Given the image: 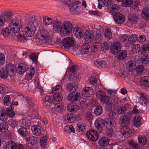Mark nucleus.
I'll return each mask as SVG.
<instances>
[{
  "label": "nucleus",
  "instance_id": "obj_1",
  "mask_svg": "<svg viewBox=\"0 0 149 149\" xmlns=\"http://www.w3.org/2000/svg\"><path fill=\"white\" fill-rule=\"evenodd\" d=\"M55 95L54 96H46L44 98L42 99L44 107L49 108L51 106V104L59 103L62 101V96L60 94Z\"/></svg>",
  "mask_w": 149,
  "mask_h": 149
},
{
  "label": "nucleus",
  "instance_id": "obj_2",
  "mask_svg": "<svg viewBox=\"0 0 149 149\" xmlns=\"http://www.w3.org/2000/svg\"><path fill=\"white\" fill-rule=\"evenodd\" d=\"M28 23L25 29V34L28 37H31L34 35L36 30L35 27L33 25L36 21L35 17L33 16L29 17Z\"/></svg>",
  "mask_w": 149,
  "mask_h": 149
},
{
  "label": "nucleus",
  "instance_id": "obj_3",
  "mask_svg": "<svg viewBox=\"0 0 149 149\" xmlns=\"http://www.w3.org/2000/svg\"><path fill=\"white\" fill-rule=\"evenodd\" d=\"M72 24L69 21L64 22L61 26L60 34L63 36L69 35L72 31Z\"/></svg>",
  "mask_w": 149,
  "mask_h": 149
},
{
  "label": "nucleus",
  "instance_id": "obj_4",
  "mask_svg": "<svg viewBox=\"0 0 149 149\" xmlns=\"http://www.w3.org/2000/svg\"><path fill=\"white\" fill-rule=\"evenodd\" d=\"M96 96L102 104H108L110 100V97L107 95L106 92L103 90H99L96 92Z\"/></svg>",
  "mask_w": 149,
  "mask_h": 149
},
{
  "label": "nucleus",
  "instance_id": "obj_5",
  "mask_svg": "<svg viewBox=\"0 0 149 149\" xmlns=\"http://www.w3.org/2000/svg\"><path fill=\"white\" fill-rule=\"evenodd\" d=\"M80 3L78 1H75L68 5L70 13L72 15H77L81 12L82 8L78 5Z\"/></svg>",
  "mask_w": 149,
  "mask_h": 149
},
{
  "label": "nucleus",
  "instance_id": "obj_6",
  "mask_svg": "<svg viewBox=\"0 0 149 149\" xmlns=\"http://www.w3.org/2000/svg\"><path fill=\"white\" fill-rule=\"evenodd\" d=\"M15 20V19H13L9 24L10 31H12L14 33H19L20 29L18 22Z\"/></svg>",
  "mask_w": 149,
  "mask_h": 149
},
{
  "label": "nucleus",
  "instance_id": "obj_7",
  "mask_svg": "<svg viewBox=\"0 0 149 149\" xmlns=\"http://www.w3.org/2000/svg\"><path fill=\"white\" fill-rule=\"evenodd\" d=\"M120 131L123 136L128 137H130L132 134V132L128 126H121Z\"/></svg>",
  "mask_w": 149,
  "mask_h": 149
},
{
  "label": "nucleus",
  "instance_id": "obj_8",
  "mask_svg": "<svg viewBox=\"0 0 149 149\" xmlns=\"http://www.w3.org/2000/svg\"><path fill=\"white\" fill-rule=\"evenodd\" d=\"M95 130H92L87 131L86 133L87 138L90 140L93 141H96L98 139V136Z\"/></svg>",
  "mask_w": 149,
  "mask_h": 149
},
{
  "label": "nucleus",
  "instance_id": "obj_9",
  "mask_svg": "<svg viewBox=\"0 0 149 149\" xmlns=\"http://www.w3.org/2000/svg\"><path fill=\"white\" fill-rule=\"evenodd\" d=\"M80 98V93L77 92H72L68 95V100L72 102L77 101Z\"/></svg>",
  "mask_w": 149,
  "mask_h": 149
},
{
  "label": "nucleus",
  "instance_id": "obj_10",
  "mask_svg": "<svg viewBox=\"0 0 149 149\" xmlns=\"http://www.w3.org/2000/svg\"><path fill=\"white\" fill-rule=\"evenodd\" d=\"M111 100L110 102L109 101L107 106L108 108L109 109L112 111L116 108L118 107L119 104L117 100V97L116 98H111Z\"/></svg>",
  "mask_w": 149,
  "mask_h": 149
},
{
  "label": "nucleus",
  "instance_id": "obj_11",
  "mask_svg": "<svg viewBox=\"0 0 149 149\" xmlns=\"http://www.w3.org/2000/svg\"><path fill=\"white\" fill-rule=\"evenodd\" d=\"M85 40L88 42L90 43L93 42V40L94 35L93 31L91 30H87L84 33Z\"/></svg>",
  "mask_w": 149,
  "mask_h": 149
},
{
  "label": "nucleus",
  "instance_id": "obj_12",
  "mask_svg": "<svg viewBox=\"0 0 149 149\" xmlns=\"http://www.w3.org/2000/svg\"><path fill=\"white\" fill-rule=\"evenodd\" d=\"M139 99L141 104L142 105L145 106L149 103V96L145 93H140Z\"/></svg>",
  "mask_w": 149,
  "mask_h": 149
},
{
  "label": "nucleus",
  "instance_id": "obj_13",
  "mask_svg": "<svg viewBox=\"0 0 149 149\" xmlns=\"http://www.w3.org/2000/svg\"><path fill=\"white\" fill-rule=\"evenodd\" d=\"M73 33L75 36L78 38L83 37L85 33L82 28L78 27L74 28Z\"/></svg>",
  "mask_w": 149,
  "mask_h": 149
},
{
  "label": "nucleus",
  "instance_id": "obj_14",
  "mask_svg": "<svg viewBox=\"0 0 149 149\" xmlns=\"http://www.w3.org/2000/svg\"><path fill=\"white\" fill-rule=\"evenodd\" d=\"M74 42V41L71 37H68L63 39V44L64 47L67 49L72 46Z\"/></svg>",
  "mask_w": 149,
  "mask_h": 149
},
{
  "label": "nucleus",
  "instance_id": "obj_15",
  "mask_svg": "<svg viewBox=\"0 0 149 149\" xmlns=\"http://www.w3.org/2000/svg\"><path fill=\"white\" fill-rule=\"evenodd\" d=\"M93 93V89L90 87H85L82 91V95L86 97H88Z\"/></svg>",
  "mask_w": 149,
  "mask_h": 149
},
{
  "label": "nucleus",
  "instance_id": "obj_16",
  "mask_svg": "<svg viewBox=\"0 0 149 149\" xmlns=\"http://www.w3.org/2000/svg\"><path fill=\"white\" fill-rule=\"evenodd\" d=\"M106 121L101 118H98L97 119L95 123V126L100 131L103 130V127H105V124Z\"/></svg>",
  "mask_w": 149,
  "mask_h": 149
},
{
  "label": "nucleus",
  "instance_id": "obj_17",
  "mask_svg": "<svg viewBox=\"0 0 149 149\" xmlns=\"http://www.w3.org/2000/svg\"><path fill=\"white\" fill-rule=\"evenodd\" d=\"M113 18L115 22L117 24H121L124 21V18L121 13H118L114 15Z\"/></svg>",
  "mask_w": 149,
  "mask_h": 149
},
{
  "label": "nucleus",
  "instance_id": "obj_18",
  "mask_svg": "<svg viewBox=\"0 0 149 149\" xmlns=\"http://www.w3.org/2000/svg\"><path fill=\"white\" fill-rule=\"evenodd\" d=\"M26 64L20 63L17 67L16 71L19 74H21L26 70Z\"/></svg>",
  "mask_w": 149,
  "mask_h": 149
},
{
  "label": "nucleus",
  "instance_id": "obj_19",
  "mask_svg": "<svg viewBox=\"0 0 149 149\" xmlns=\"http://www.w3.org/2000/svg\"><path fill=\"white\" fill-rule=\"evenodd\" d=\"M128 20L131 24H134L137 23L138 17L136 14L132 13L128 15Z\"/></svg>",
  "mask_w": 149,
  "mask_h": 149
},
{
  "label": "nucleus",
  "instance_id": "obj_20",
  "mask_svg": "<svg viewBox=\"0 0 149 149\" xmlns=\"http://www.w3.org/2000/svg\"><path fill=\"white\" fill-rule=\"evenodd\" d=\"M119 123L121 126H128L130 124V120L126 116L122 117L120 118Z\"/></svg>",
  "mask_w": 149,
  "mask_h": 149
},
{
  "label": "nucleus",
  "instance_id": "obj_21",
  "mask_svg": "<svg viewBox=\"0 0 149 149\" xmlns=\"http://www.w3.org/2000/svg\"><path fill=\"white\" fill-rule=\"evenodd\" d=\"M120 44L119 42L113 43L111 47V52L114 54L117 53L118 49H120Z\"/></svg>",
  "mask_w": 149,
  "mask_h": 149
},
{
  "label": "nucleus",
  "instance_id": "obj_22",
  "mask_svg": "<svg viewBox=\"0 0 149 149\" xmlns=\"http://www.w3.org/2000/svg\"><path fill=\"white\" fill-rule=\"evenodd\" d=\"M109 139L107 137H101L98 143L101 146H105L109 144Z\"/></svg>",
  "mask_w": 149,
  "mask_h": 149
},
{
  "label": "nucleus",
  "instance_id": "obj_23",
  "mask_svg": "<svg viewBox=\"0 0 149 149\" xmlns=\"http://www.w3.org/2000/svg\"><path fill=\"white\" fill-rule=\"evenodd\" d=\"M61 22L60 21L56 20L53 23V30L54 31L58 32L60 31L61 29Z\"/></svg>",
  "mask_w": 149,
  "mask_h": 149
},
{
  "label": "nucleus",
  "instance_id": "obj_24",
  "mask_svg": "<svg viewBox=\"0 0 149 149\" xmlns=\"http://www.w3.org/2000/svg\"><path fill=\"white\" fill-rule=\"evenodd\" d=\"M116 58L119 60L123 59L127 57V52L125 51L120 50L117 53Z\"/></svg>",
  "mask_w": 149,
  "mask_h": 149
},
{
  "label": "nucleus",
  "instance_id": "obj_25",
  "mask_svg": "<svg viewBox=\"0 0 149 149\" xmlns=\"http://www.w3.org/2000/svg\"><path fill=\"white\" fill-rule=\"evenodd\" d=\"M136 68L134 62L132 61H130L128 62L127 66V70L129 71L132 72Z\"/></svg>",
  "mask_w": 149,
  "mask_h": 149
},
{
  "label": "nucleus",
  "instance_id": "obj_26",
  "mask_svg": "<svg viewBox=\"0 0 149 149\" xmlns=\"http://www.w3.org/2000/svg\"><path fill=\"white\" fill-rule=\"evenodd\" d=\"M9 73L6 69V68L3 67L0 70V77L2 79H6Z\"/></svg>",
  "mask_w": 149,
  "mask_h": 149
},
{
  "label": "nucleus",
  "instance_id": "obj_27",
  "mask_svg": "<svg viewBox=\"0 0 149 149\" xmlns=\"http://www.w3.org/2000/svg\"><path fill=\"white\" fill-rule=\"evenodd\" d=\"M32 131L33 134L37 136H39L41 132V130L40 127L38 125H34L32 127Z\"/></svg>",
  "mask_w": 149,
  "mask_h": 149
},
{
  "label": "nucleus",
  "instance_id": "obj_28",
  "mask_svg": "<svg viewBox=\"0 0 149 149\" xmlns=\"http://www.w3.org/2000/svg\"><path fill=\"white\" fill-rule=\"evenodd\" d=\"M17 132L19 134L24 137L27 136L28 132L27 129L24 127H21L17 130Z\"/></svg>",
  "mask_w": 149,
  "mask_h": 149
},
{
  "label": "nucleus",
  "instance_id": "obj_29",
  "mask_svg": "<svg viewBox=\"0 0 149 149\" xmlns=\"http://www.w3.org/2000/svg\"><path fill=\"white\" fill-rule=\"evenodd\" d=\"M141 15L144 19L148 20L149 19V8L147 7L143 8L142 12Z\"/></svg>",
  "mask_w": 149,
  "mask_h": 149
},
{
  "label": "nucleus",
  "instance_id": "obj_30",
  "mask_svg": "<svg viewBox=\"0 0 149 149\" xmlns=\"http://www.w3.org/2000/svg\"><path fill=\"white\" fill-rule=\"evenodd\" d=\"M67 109L70 111L75 112L78 109V107L76 104H70L67 105Z\"/></svg>",
  "mask_w": 149,
  "mask_h": 149
},
{
  "label": "nucleus",
  "instance_id": "obj_31",
  "mask_svg": "<svg viewBox=\"0 0 149 149\" xmlns=\"http://www.w3.org/2000/svg\"><path fill=\"white\" fill-rule=\"evenodd\" d=\"M141 84L144 86H149V77L147 76L143 77L140 80Z\"/></svg>",
  "mask_w": 149,
  "mask_h": 149
},
{
  "label": "nucleus",
  "instance_id": "obj_32",
  "mask_svg": "<svg viewBox=\"0 0 149 149\" xmlns=\"http://www.w3.org/2000/svg\"><path fill=\"white\" fill-rule=\"evenodd\" d=\"M127 143L132 149H138L139 148L138 144L132 139L129 140Z\"/></svg>",
  "mask_w": 149,
  "mask_h": 149
},
{
  "label": "nucleus",
  "instance_id": "obj_33",
  "mask_svg": "<svg viewBox=\"0 0 149 149\" xmlns=\"http://www.w3.org/2000/svg\"><path fill=\"white\" fill-rule=\"evenodd\" d=\"M93 63L98 67L104 68L105 66V62L101 60H97L94 61Z\"/></svg>",
  "mask_w": 149,
  "mask_h": 149
},
{
  "label": "nucleus",
  "instance_id": "obj_34",
  "mask_svg": "<svg viewBox=\"0 0 149 149\" xmlns=\"http://www.w3.org/2000/svg\"><path fill=\"white\" fill-rule=\"evenodd\" d=\"M129 107L128 104H125L122 107H119L118 109V112L119 114H122L125 113Z\"/></svg>",
  "mask_w": 149,
  "mask_h": 149
},
{
  "label": "nucleus",
  "instance_id": "obj_35",
  "mask_svg": "<svg viewBox=\"0 0 149 149\" xmlns=\"http://www.w3.org/2000/svg\"><path fill=\"white\" fill-rule=\"evenodd\" d=\"M138 141L139 143H142L143 145H146L147 140L146 137L143 135H140L138 136Z\"/></svg>",
  "mask_w": 149,
  "mask_h": 149
},
{
  "label": "nucleus",
  "instance_id": "obj_36",
  "mask_svg": "<svg viewBox=\"0 0 149 149\" xmlns=\"http://www.w3.org/2000/svg\"><path fill=\"white\" fill-rule=\"evenodd\" d=\"M62 88L61 85H58L56 86L52 90V92L54 94H60Z\"/></svg>",
  "mask_w": 149,
  "mask_h": 149
},
{
  "label": "nucleus",
  "instance_id": "obj_37",
  "mask_svg": "<svg viewBox=\"0 0 149 149\" xmlns=\"http://www.w3.org/2000/svg\"><path fill=\"white\" fill-rule=\"evenodd\" d=\"M6 149H17V144L12 141L8 142L6 146Z\"/></svg>",
  "mask_w": 149,
  "mask_h": 149
},
{
  "label": "nucleus",
  "instance_id": "obj_38",
  "mask_svg": "<svg viewBox=\"0 0 149 149\" xmlns=\"http://www.w3.org/2000/svg\"><path fill=\"white\" fill-rule=\"evenodd\" d=\"M15 68L13 64L12 63H9L8 64L6 69L7 72L9 73H10L11 75L13 74Z\"/></svg>",
  "mask_w": 149,
  "mask_h": 149
},
{
  "label": "nucleus",
  "instance_id": "obj_39",
  "mask_svg": "<svg viewBox=\"0 0 149 149\" xmlns=\"http://www.w3.org/2000/svg\"><path fill=\"white\" fill-rule=\"evenodd\" d=\"M115 126V123L113 120H111L110 121L109 120L107 121H106V124H105V127L107 128H113Z\"/></svg>",
  "mask_w": 149,
  "mask_h": 149
},
{
  "label": "nucleus",
  "instance_id": "obj_40",
  "mask_svg": "<svg viewBox=\"0 0 149 149\" xmlns=\"http://www.w3.org/2000/svg\"><path fill=\"white\" fill-rule=\"evenodd\" d=\"M10 108H7L6 113L7 116H9L10 117H13L15 115L14 112L13 111V106H10Z\"/></svg>",
  "mask_w": 149,
  "mask_h": 149
},
{
  "label": "nucleus",
  "instance_id": "obj_41",
  "mask_svg": "<svg viewBox=\"0 0 149 149\" xmlns=\"http://www.w3.org/2000/svg\"><path fill=\"white\" fill-rule=\"evenodd\" d=\"M8 124L5 122H2L0 124V131L3 132H6L8 130Z\"/></svg>",
  "mask_w": 149,
  "mask_h": 149
},
{
  "label": "nucleus",
  "instance_id": "obj_42",
  "mask_svg": "<svg viewBox=\"0 0 149 149\" xmlns=\"http://www.w3.org/2000/svg\"><path fill=\"white\" fill-rule=\"evenodd\" d=\"M28 104V110L30 112V113L32 112L33 113V112H36L37 111V107L32 102Z\"/></svg>",
  "mask_w": 149,
  "mask_h": 149
},
{
  "label": "nucleus",
  "instance_id": "obj_43",
  "mask_svg": "<svg viewBox=\"0 0 149 149\" xmlns=\"http://www.w3.org/2000/svg\"><path fill=\"white\" fill-rule=\"evenodd\" d=\"M67 88L68 90L70 91L74 92L77 89V86L75 84L69 83L67 84Z\"/></svg>",
  "mask_w": 149,
  "mask_h": 149
},
{
  "label": "nucleus",
  "instance_id": "obj_44",
  "mask_svg": "<svg viewBox=\"0 0 149 149\" xmlns=\"http://www.w3.org/2000/svg\"><path fill=\"white\" fill-rule=\"evenodd\" d=\"M102 112V107L99 105L97 106L94 109V113L97 116L100 115Z\"/></svg>",
  "mask_w": 149,
  "mask_h": 149
},
{
  "label": "nucleus",
  "instance_id": "obj_45",
  "mask_svg": "<svg viewBox=\"0 0 149 149\" xmlns=\"http://www.w3.org/2000/svg\"><path fill=\"white\" fill-rule=\"evenodd\" d=\"M141 62L143 64H146L149 62V56L144 54L142 56L140 59Z\"/></svg>",
  "mask_w": 149,
  "mask_h": 149
},
{
  "label": "nucleus",
  "instance_id": "obj_46",
  "mask_svg": "<svg viewBox=\"0 0 149 149\" xmlns=\"http://www.w3.org/2000/svg\"><path fill=\"white\" fill-rule=\"evenodd\" d=\"M40 32L39 35L41 36L40 38L42 40H45L47 37V31L43 29H42L40 30Z\"/></svg>",
  "mask_w": 149,
  "mask_h": 149
},
{
  "label": "nucleus",
  "instance_id": "obj_47",
  "mask_svg": "<svg viewBox=\"0 0 149 149\" xmlns=\"http://www.w3.org/2000/svg\"><path fill=\"white\" fill-rule=\"evenodd\" d=\"M97 79L94 76H91L89 80V84L91 85H93L94 88H96V86L97 85Z\"/></svg>",
  "mask_w": 149,
  "mask_h": 149
},
{
  "label": "nucleus",
  "instance_id": "obj_48",
  "mask_svg": "<svg viewBox=\"0 0 149 149\" xmlns=\"http://www.w3.org/2000/svg\"><path fill=\"white\" fill-rule=\"evenodd\" d=\"M132 52L134 53L139 52L140 50V45H139L135 44L132 46Z\"/></svg>",
  "mask_w": 149,
  "mask_h": 149
},
{
  "label": "nucleus",
  "instance_id": "obj_49",
  "mask_svg": "<svg viewBox=\"0 0 149 149\" xmlns=\"http://www.w3.org/2000/svg\"><path fill=\"white\" fill-rule=\"evenodd\" d=\"M76 116L75 114L72 113H69L67 114L66 116V119L68 122L73 121L76 119Z\"/></svg>",
  "mask_w": 149,
  "mask_h": 149
},
{
  "label": "nucleus",
  "instance_id": "obj_50",
  "mask_svg": "<svg viewBox=\"0 0 149 149\" xmlns=\"http://www.w3.org/2000/svg\"><path fill=\"white\" fill-rule=\"evenodd\" d=\"M47 137L46 136L42 137L40 139V145L41 147L44 148L45 146L47 141Z\"/></svg>",
  "mask_w": 149,
  "mask_h": 149
},
{
  "label": "nucleus",
  "instance_id": "obj_51",
  "mask_svg": "<svg viewBox=\"0 0 149 149\" xmlns=\"http://www.w3.org/2000/svg\"><path fill=\"white\" fill-rule=\"evenodd\" d=\"M10 97L9 95H5L3 100L4 104L5 106H8L10 103Z\"/></svg>",
  "mask_w": 149,
  "mask_h": 149
},
{
  "label": "nucleus",
  "instance_id": "obj_52",
  "mask_svg": "<svg viewBox=\"0 0 149 149\" xmlns=\"http://www.w3.org/2000/svg\"><path fill=\"white\" fill-rule=\"evenodd\" d=\"M137 38L136 35L132 34L128 38V42L130 45H131L133 42H135L137 40Z\"/></svg>",
  "mask_w": 149,
  "mask_h": 149
},
{
  "label": "nucleus",
  "instance_id": "obj_53",
  "mask_svg": "<svg viewBox=\"0 0 149 149\" xmlns=\"http://www.w3.org/2000/svg\"><path fill=\"white\" fill-rule=\"evenodd\" d=\"M95 39L97 42L99 43L103 40L102 37L101 33L99 32H97Z\"/></svg>",
  "mask_w": 149,
  "mask_h": 149
},
{
  "label": "nucleus",
  "instance_id": "obj_54",
  "mask_svg": "<svg viewBox=\"0 0 149 149\" xmlns=\"http://www.w3.org/2000/svg\"><path fill=\"white\" fill-rule=\"evenodd\" d=\"M90 46L88 43H85L82 46V51L84 54L88 53L90 48Z\"/></svg>",
  "mask_w": 149,
  "mask_h": 149
},
{
  "label": "nucleus",
  "instance_id": "obj_55",
  "mask_svg": "<svg viewBox=\"0 0 149 149\" xmlns=\"http://www.w3.org/2000/svg\"><path fill=\"white\" fill-rule=\"evenodd\" d=\"M136 71L139 74H141L143 72L144 70V67L142 65H138L136 67Z\"/></svg>",
  "mask_w": 149,
  "mask_h": 149
},
{
  "label": "nucleus",
  "instance_id": "obj_56",
  "mask_svg": "<svg viewBox=\"0 0 149 149\" xmlns=\"http://www.w3.org/2000/svg\"><path fill=\"white\" fill-rule=\"evenodd\" d=\"M107 92L108 94L110 95L109 97L110 99L111 98H116L117 97L115 92L113 90L111 89L108 90Z\"/></svg>",
  "mask_w": 149,
  "mask_h": 149
},
{
  "label": "nucleus",
  "instance_id": "obj_57",
  "mask_svg": "<svg viewBox=\"0 0 149 149\" xmlns=\"http://www.w3.org/2000/svg\"><path fill=\"white\" fill-rule=\"evenodd\" d=\"M43 22L45 25H48L51 24L52 21L51 18L47 17L43 18Z\"/></svg>",
  "mask_w": 149,
  "mask_h": 149
},
{
  "label": "nucleus",
  "instance_id": "obj_58",
  "mask_svg": "<svg viewBox=\"0 0 149 149\" xmlns=\"http://www.w3.org/2000/svg\"><path fill=\"white\" fill-rule=\"evenodd\" d=\"M77 128L78 131L80 132H84L86 130L85 126L83 123H78Z\"/></svg>",
  "mask_w": 149,
  "mask_h": 149
},
{
  "label": "nucleus",
  "instance_id": "obj_59",
  "mask_svg": "<svg viewBox=\"0 0 149 149\" xmlns=\"http://www.w3.org/2000/svg\"><path fill=\"white\" fill-rule=\"evenodd\" d=\"M8 124L12 127H15L17 125L16 121L13 119H10L8 120Z\"/></svg>",
  "mask_w": 149,
  "mask_h": 149
},
{
  "label": "nucleus",
  "instance_id": "obj_60",
  "mask_svg": "<svg viewBox=\"0 0 149 149\" xmlns=\"http://www.w3.org/2000/svg\"><path fill=\"white\" fill-rule=\"evenodd\" d=\"M54 105V108L56 111L61 112L63 109V106L60 103L53 104Z\"/></svg>",
  "mask_w": 149,
  "mask_h": 149
},
{
  "label": "nucleus",
  "instance_id": "obj_61",
  "mask_svg": "<svg viewBox=\"0 0 149 149\" xmlns=\"http://www.w3.org/2000/svg\"><path fill=\"white\" fill-rule=\"evenodd\" d=\"M17 38L19 40L22 42H24L27 40L26 37L23 34H19L17 36Z\"/></svg>",
  "mask_w": 149,
  "mask_h": 149
},
{
  "label": "nucleus",
  "instance_id": "obj_62",
  "mask_svg": "<svg viewBox=\"0 0 149 149\" xmlns=\"http://www.w3.org/2000/svg\"><path fill=\"white\" fill-rule=\"evenodd\" d=\"M7 117L6 111L4 113H2L1 112L0 113V119L1 120L3 121H6L7 119Z\"/></svg>",
  "mask_w": 149,
  "mask_h": 149
},
{
  "label": "nucleus",
  "instance_id": "obj_63",
  "mask_svg": "<svg viewBox=\"0 0 149 149\" xmlns=\"http://www.w3.org/2000/svg\"><path fill=\"white\" fill-rule=\"evenodd\" d=\"M105 36L108 39H111L112 38V35L111 31L109 29H106L104 32Z\"/></svg>",
  "mask_w": 149,
  "mask_h": 149
},
{
  "label": "nucleus",
  "instance_id": "obj_64",
  "mask_svg": "<svg viewBox=\"0 0 149 149\" xmlns=\"http://www.w3.org/2000/svg\"><path fill=\"white\" fill-rule=\"evenodd\" d=\"M37 141V138L36 137L32 136L29 138L28 143L31 145H34Z\"/></svg>",
  "mask_w": 149,
  "mask_h": 149
}]
</instances>
